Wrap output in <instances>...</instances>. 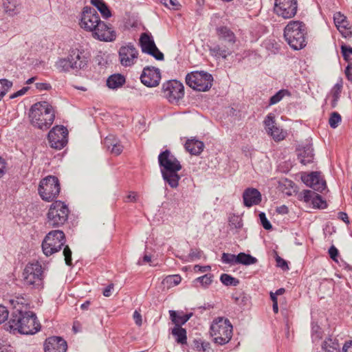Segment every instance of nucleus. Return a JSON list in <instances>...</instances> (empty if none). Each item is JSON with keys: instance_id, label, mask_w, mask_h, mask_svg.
<instances>
[{"instance_id": "obj_1", "label": "nucleus", "mask_w": 352, "mask_h": 352, "mask_svg": "<svg viewBox=\"0 0 352 352\" xmlns=\"http://www.w3.org/2000/svg\"><path fill=\"white\" fill-rule=\"evenodd\" d=\"M15 300H10L14 309L11 314L8 322L7 329L10 331H17L21 334L33 335L40 330V324L37 321L36 314L30 311H23L16 308L14 305ZM17 303L19 302L17 301Z\"/></svg>"}, {"instance_id": "obj_2", "label": "nucleus", "mask_w": 352, "mask_h": 352, "mask_svg": "<svg viewBox=\"0 0 352 352\" xmlns=\"http://www.w3.org/2000/svg\"><path fill=\"white\" fill-rule=\"evenodd\" d=\"M158 163L164 182L172 188H176L181 178L178 171L182 168L179 161L169 150H165L158 155Z\"/></svg>"}, {"instance_id": "obj_3", "label": "nucleus", "mask_w": 352, "mask_h": 352, "mask_svg": "<svg viewBox=\"0 0 352 352\" xmlns=\"http://www.w3.org/2000/svg\"><path fill=\"white\" fill-rule=\"evenodd\" d=\"M31 124L41 130L48 129L55 119V110L54 107L46 101H41L34 104L29 112Z\"/></svg>"}, {"instance_id": "obj_4", "label": "nucleus", "mask_w": 352, "mask_h": 352, "mask_svg": "<svg viewBox=\"0 0 352 352\" xmlns=\"http://www.w3.org/2000/svg\"><path fill=\"white\" fill-rule=\"evenodd\" d=\"M307 34L306 25L300 21H290L284 28V38L294 50H298L307 45Z\"/></svg>"}, {"instance_id": "obj_5", "label": "nucleus", "mask_w": 352, "mask_h": 352, "mask_svg": "<svg viewBox=\"0 0 352 352\" xmlns=\"http://www.w3.org/2000/svg\"><path fill=\"white\" fill-rule=\"evenodd\" d=\"M232 325L228 318L219 317L210 326V335L213 341L219 345L227 344L232 336Z\"/></svg>"}, {"instance_id": "obj_6", "label": "nucleus", "mask_w": 352, "mask_h": 352, "mask_svg": "<svg viewBox=\"0 0 352 352\" xmlns=\"http://www.w3.org/2000/svg\"><path fill=\"white\" fill-rule=\"evenodd\" d=\"M69 212L67 205L60 201H56L50 207L46 223L50 227H60L67 221Z\"/></svg>"}, {"instance_id": "obj_7", "label": "nucleus", "mask_w": 352, "mask_h": 352, "mask_svg": "<svg viewBox=\"0 0 352 352\" xmlns=\"http://www.w3.org/2000/svg\"><path fill=\"white\" fill-rule=\"evenodd\" d=\"M24 284L32 289H39L43 285V270L38 261L28 263L23 272Z\"/></svg>"}, {"instance_id": "obj_8", "label": "nucleus", "mask_w": 352, "mask_h": 352, "mask_svg": "<svg viewBox=\"0 0 352 352\" xmlns=\"http://www.w3.org/2000/svg\"><path fill=\"white\" fill-rule=\"evenodd\" d=\"M65 235L62 230L50 231L45 236L42 242L43 254L50 256L60 251L65 243Z\"/></svg>"}, {"instance_id": "obj_9", "label": "nucleus", "mask_w": 352, "mask_h": 352, "mask_svg": "<svg viewBox=\"0 0 352 352\" xmlns=\"http://www.w3.org/2000/svg\"><path fill=\"white\" fill-rule=\"evenodd\" d=\"M213 82L212 76L204 71H195L186 76V84L195 90L206 91L210 89Z\"/></svg>"}, {"instance_id": "obj_10", "label": "nucleus", "mask_w": 352, "mask_h": 352, "mask_svg": "<svg viewBox=\"0 0 352 352\" xmlns=\"http://www.w3.org/2000/svg\"><path fill=\"white\" fill-rule=\"evenodd\" d=\"M60 190L58 179L49 175L43 179L39 184L38 191L43 200L52 201L56 199Z\"/></svg>"}, {"instance_id": "obj_11", "label": "nucleus", "mask_w": 352, "mask_h": 352, "mask_svg": "<svg viewBox=\"0 0 352 352\" xmlns=\"http://www.w3.org/2000/svg\"><path fill=\"white\" fill-rule=\"evenodd\" d=\"M162 92L170 103H177L184 96V87L179 81L171 80L162 85Z\"/></svg>"}, {"instance_id": "obj_12", "label": "nucleus", "mask_w": 352, "mask_h": 352, "mask_svg": "<svg viewBox=\"0 0 352 352\" xmlns=\"http://www.w3.org/2000/svg\"><path fill=\"white\" fill-rule=\"evenodd\" d=\"M298 10L297 0H274V13L285 19L294 17Z\"/></svg>"}, {"instance_id": "obj_13", "label": "nucleus", "mask_w": 352, "mask_h": 352, "mask_svg": "<svg viewBox=\"0 0 352 352\" xmlns=\"http://www.w3.org/2000/svg\"><path fill=\"white\" fill-rule=\"evenodd\" d=\"M139 44L143 53L152 56L157 60L164 59V54L156 46L151 33L144 32L141 34Z\"/></svg>"}, {"instance_id": "obj_14", "label": "nucleus", "mask_w": 352, "mask_h": 352, "mask_svg": "<svg viewBox=\"0 0 352 352\" xmlns=\"http://www.w3.org/2000/svg\"><path fill=\"white\" fill-rule=\"evenodd\" d=\"M100 21V16L95 8L89 6L84 7L79 23L81 28L92 32L95 30L97 23Z\"/></svg>"}, {"instance_id": "obj_15", "label": "nucleus", "mask_w": 352, "mask_h": 352, "mask_svg": "<svg viewBox=\"0 0 352 352\" xmlns=\"http://www.w3.org/2000/svg\"><path fill=\"white\" fill-rule=\"evenodd\" d=\"M68 131L63 125L53 127L48 133L47 138L52 148L60 150L67 143Z\"/></svg>"}, {"instance_id": "obj_16", "label": "nucleus", "mask_w": 352, "mask_h": 352, "mask_svg": "<svg viewBox=\"0 0 352 352\" xmlns=\"http://www.w3.org/2000/svg\"><path fill=\"white\" fill-rule=\"evenodd\" d=\"M91 33L94 38L104 42L114 41L117 37L116 32L112 25L102 21L97 23L95 30Z\"/></svg>"}, {"instance_id": "obj_17", "label": "nucleus", "mask_w": 352, "mask_h": 352, "mask_svg": "<svg viewBox=\"0 0 352 352\" xmlns=\"http://www.w3.org/2000/svg\"><path fill=\"white\" fill-rule=\"evenodd\" d=\"M118 56L120 64L122 66L131 67L136 63L138 57V51L133 43H129L120 47Z\"/></svg>"}, {"instance_id": "obj_18", "label": "nucleus", "mask_w": 352, "mask_h": 352, "mask_svg": "<svg viewBox=\"0 0 352 352\" xmlns=\"http://www.w3.org/2000/svg\"><path fill=\"white\" fill-rule=\"evenodd\" d=\"M140 80L148 87H157L161 80L160 71L158 68L147 66L144 68Z\"/></svg>"}, {"instance_id": "obj_19", "label": "nucleus", "mask_w": 352, "mask_h": 352, "mask_svg": "<svg viewBox=\"0 0 352 352\" xmlns=\"http://www.w3.org/2000/svg\"><path fill=\"white\" fill-rule=\"evenodd\" d=\"M265 130L268 135L272 137L275 141H280L285 137V133L276 126L275 116L268 113L263 121Z\"/></svg>"}, {"instance_id": "obj_20", "label": "nucleus", "mask_w": 352, "mask_h": 352, "mask_svg": "<svg viewBox=\"0 0 352 352\" xmlns=\"http://www.w3.org/2000/svg\"><path fill=\"white\" fill-rule=\"evenodd\" d=\"M69 56L76 69H84L87 67L89 56L82 48H73L69 51Z\"/></svg>"}, {"instance_id": "obj_21", "label": "nucleus", "mask_w": 352, "mask_h": 352, "mask_svg": "<svg viewBox=\"0 0 352 352\" xmlns=\"http://www.w3.org/2000/svg\"><path fill=\"white\" fill-rule=\"evenodd\" d=\"M301 179L306 186L315 190L322 192L326 188V182L321 178L319 172H311L309 174L302 175Z\"/></svg>"}, {"instance_id": "obj_22", "label": "nucleus", "mask_w": 352, "mask_h": 352, "mask_svg": "<svg viewBox=\"0 0 352 352\" xmlns=\"http://www.w3.org/2000/svg\"><path fill=\"white\" fill-rule=\"evenodd\" d=\"M67 342L60 337L48 338L45 342V352H66Z\"/></svg>"}, {"instance_id": "obj_23", "label": "nucleus", "mask_w": 352, "mask_h": 352, "mask_svg": "<svg viewBox=\"0 0 352 352\" xmlns=\"http://www.w3.org/2000/svg\"><path fill=\"white\" fill-rule=\"evenodd\" d=\"M243 204L246 207L250 208L258 205L261 202V194L256 188H248L243 193Z\"/></svg>"}, {"instance_id": "obj_24", "label": "nucleus", "mask_w": 352, "mask_h": 352, "mask_svg": "<svg viewBox=\"0 0 352 352\" xmlns=\"http://www.w3.org/2000/svg\"><path fill=\"white\" fill-rule=\"evenodd\" d=\"M216 34L219 40L225 42L228 46H233L236 41L235 34L227 26L217 27Z\"/></svg>"}, {"instance_id": "obj_25", "label": "nucleus", "mask_w": 352, "mask_h": 352, "mask_svg": "<svg viewBox=\"0 0 352 352\" xmlns=\"http://www.w3.org/2000/svg\"><path fill=\"white\" fill-rule=\"evenodd\" d=\"M298 159L301 164L306 165L313 162L314 154V149L310 144L299 146L297 148Z\"/></svg>"}, {"instance_id": "obj_26", "label": "nucleus", "mask_w": 352, "mask_h": 352, "mask_svg": "<svg viewBox=\"0 0 352 352\" xmlns=\"http://www.w3.org/2000/svg\"><path fill=\"white\" fill-rule=\"evenodd\" d=\"M232 46H228V45H221L219 44L209 47L210 54L216 58H222L226 59L227 57L232 53Z\"/></svg>"}, {"instance_id": "obj_27", "label": "nucleus", "mask_w": 352, "mask_h": 352, "mask_svg": "<svg viewBox=\"0 0 352 352\" xmlns=\"http://www.w3.org/2000/svg\"><path fill=\"white\" fill-rule=\"evenodd\" d=\"M322 352H341L339 340L336 338H327L321 345Z\"/></svg>"}, {"instance_id": "obj_28", "label": "nucleus", "mask_w": 352, "mask_h": 352, "mask_svg": "<svg viewBox=\"0 0 352 352\" xmlns=\"http://www.w3.org/2000/svg\"><path fill=\"white\" fill-rule=\"evenodd\" d=\"M204 148V142L195 139L188 140L185 144L186 150L191 155H199L203 151Z\"/></svg>"}, {"instance_id": "obj_29", "label": "nucleus", "mask_w": 352, "mask_h": 352, "mask_svg": "<svg viewBox=\"0 0 352 352\" xmlns=\"http://www.w3.org/2000/svg\"><path fill=\"white\" fill-rule=\"evenodd\" d=\"M126 82L124 76L120 74L111 75L107 80V86L111 89H117Z\"/></svg>"}, {"instance_id": "obj_30", "label": "nucleus", "mask_w": 352, "mask_h": 352, "mask_svg": "<svg viewBox=\"0 0 352 352\" xmlns=\"http://www.w3.org/2000/svg\"><path fill=\"white\" fill-rule=\"evenodd\" d=\"M333 21L335 25L342 34H343V30L346 31L350 30L349 23L347 21L346 16L341 14V12H339L334 14Z\"/></svg>"}, {"instance_id": "obj_31", "label": "nucleus", "mask_w": 352, "mask_h": 352, "mask_svg": "<svg viewBox=\"0 0 352 352\" xmlns=\"http://www.w3.org/2000/svg\"><path fill=\"white\" fill-rule=\"evenodd\" d=\"M170 317L172 322L175 324V327H182L192 316V314L179 315L175 311H169Z\"/></svg>"}, {"instance_id": "obj_32", "label": "nucleus", "mask_w": 352, "mask_h": 352, "mask_svg": "<svg viewBox=\"0 0 352 352\" xmlns=\"http://www.w3.org/2000/svg\"><path fill=\"white\" fill-rule=\"evenodd\" d=\"M55 66L60 72H69L71 69H76L69 56L67 58L58 59L56 62Z\"/></svg>"}, {"instance_id": "obj_33", "label": "nucleus", "mask_w": 352, "mask_h": 352, "mask_svg": "<svg viewBox=\"0 0 352 352\" xmlns=\"http://www.w3.org/2000/svg\"><path fill=\"white\" fill-rule=\"evenodd\" d=\"M90 1L104 19H107L111 16L110 10L103 0H90Z\"/></svg>"}, {"instance_id": "obj_34", "label": "nucleus", "mask_w": 352, "mask_h": 352, "mask_svg": "<svg viewBox=\"0 0 352 352\" xmlns=\"http://www.w3.org/2000/svg\"><path fill=\"white\" fill-rule=\"evenodd\" d=\"M236 261L237 264H241L243 265H254L258 262V260L256 257H254L252 255L244 252H240L238 254L237 258H236Z\"/></svg>"}, {"instance_id": "obj_35", "label": "nucleus", "mask_w": 352, "mask_h": 352, "mask_svg": "<svg viewBox=\"0 0 352 352\" xmlns=\"http://www.w3.org/2000/svg\"><path fill=\"white\" fill-rule=\"evenodd\" d=\"M172 334L178 344H184L187 342L186 330L182 327H175Z\"/></svg>"}, {"instance_id": "obj_36", "label": "nucleus", "mask_w": 352, "mask_h": 352, "mask_svg": "<svg viewBox=\"0 0 352 352\" xmlns=\"http://www.w3.org/2000/svg\"><path fill=\"white\" fill-rule=\"evenodd\" d=\"M291 94L287 89H280L272 96L269 100V105H274L279 102L285 96H290Z\"/></svg>"}, {"instance_id": "obj_37", "label": "nucleus", "mask_w": 352, "mask_h": 352, "mask_svg": "<svg viewBox=\"0 0 352 352\" xmlns=\"http://www.w3.org/2000/svg\"><path fill=\"white\" fill-rule=\"evenodd\" d=\"M229 226L231 229L240 230L243 226V220L239 215L232 214L229 217Z\"/></svg>"}, {"instance_id": "obj_38", "label": "nucleus", "mask_w": 352, "mask_h": 352, "mask_svg": "<svg viewBox=\"0 0 352 352\" xmlns=\"http://www.w3.org/2000/svg\"><path fill=\"white\" fill-rule=\"evenodd\" d=\"M221 282L226 286H237L239 280L228 274H222L220 276Z\"/></svg>"}, {"instance_id": "obj_39", "label": "nucleus", "mask_w": 352, "mask_h": 352, "mask_svg": "<svg viewBox=\"0 0 352 352\" xmlns=\"http://www.w3.org/2000/svg\"><path fill=\"white\" fill-rule=\"evenodd\" d=\"M342 122L340 114L336 111L331 113L329 118V124L332 129H336Z\"/></svg>"}, {"instance_id": "obj_40", "label": "nucleus", "mask_w": 352, "mask_h": 352, "mask_svg": "<svg viewBox=\"0 0 352 352\" xmlns=\"http://www.w3.org/2000/svg\"><path fill=\"white\" fill-rule=\"evenodd\" d=\"M213 275L211 274H206L202 276L198 277L194 280V283H199L204 287H208L212 282Z\"/></svg>"}, {"instance_id": "obj_41", "label": "nucleus", "mask_w": 352, "mask_h": 352, "mask_svg": "<svg viewBox=\"0 0 352 352\" xmlns=\"http://www.w3.org/2000/svg\"><path fill=\"white\" fill-rule=\"evenodd\" d=\"M311 203L314 208L324 209L327 207L326 201L322 199V197L318 194H316L314 196V197H313V200H312Z\"/></svg>"}, {"instance_id": "obj_42", "label": "nucleus", "mask_w": 352, "mask_h": 352, "mask_svg": "<svg viewBox=\"0 0 352 352\" xmlns=\"http://www.w3.org/2000/svg\"><path fill=\"white\" fill-rule=\"evenodd\" d=\"M236 258H237V255L229 253H223L221 256V261L223 263L230 264L231 265H237Z\"/></svg>"}, {"instance_id": "obj_43", "label": "nucleus", "mask_w": 352, "mask_h": 352, "mask_svg": "<svg viewBox=\"0 0 352 352\" xmlns=\"http://www.w3.org/2000/svg\"><path fill=\"white\" fill-rule=\"evenodd\" d=\"M3 6L6 12L10 16H14L19 12L18 7L10 1L5 2Z\"/></svg>"}, {"instance_id": "obj_44", "label": "nucleus", "mask_w": 352, "mask_h": 352, "mask_svg": "<svg viewBox=\"0 0 352 352\" xmlns=\"http://www.w3.org/2000/svg\"><path fill=\"white\" fill-rule=\"evenodd\" d=\"M341 52L346 62L352 61V47L346 45H341Z\"/></svg>"}, {"instance_id": "obj_45", "label": "nucleus", "mask_w": 352, "mask_h": 352, "mask_svg": "<svg viewBox=\"0 0 352 352\" xmlns=\"http://www.w3.org/2000/svg\"><path fill=\"white\" fill-rule=\"evenodd\" d=\"M342 89V81H338L331 91V97L340 98Z\"/></svg>"}, {"instance_id": "obj_46", "label": "nucleus", "mask_w": 352, "mask_h": 352, "mask_svg": "<svg viewBox=\"0 0 352 352\" xmlns=\"http://www.w3.org/2000/svg\"><path fill=\"white\" fill-rule=\"evenodd\" d=\"M202 251L197 248H192L188 254V260L193 261L201 257Z\"/></svg>"}, {"instance_id": "obj_47", "label": "nucleus", "mask_w": 352, "mask_h": 352, "mask_svg": "<svg viewBox=\"0 0 352 352\" xmlns=\"http://www.w3.org/2000/svg\"><path fill=\"white\" fill-rule=\"evenodd\" d=\"M118 140L113 135H109L104 139L103 144L104 146L110 151V149L113 147V145L116 144Z\"/></svg>"}, {"instance_id": "obj_48", "label": "nucleus", "mask_w": 352, "mask_h": 352, "mask_svg": "<svg viewBox=\"0 0 352 352\" xmlns=\"http://www.w3.org/2000/svg\"><path fill=\"white\" fill-rule=\"evenodd\" d=\"M165 280L167 283H170L171 285L175 286L179 285L181 283L182 278L179 275L175 274V275H170L168 276Z\"/></svg>"}, {"instance_id": "obj_49", "label": "nucleus", "mask_w": 352, "mask_h": 352, "mask_svg": "<svg viewBox=\"0 0 352 352\" xmlns=\"http://www.w3.org/2000/svg\"><path fill=\"white\" fill-rule=\"evenodd\" d=\"M258 216L263 227L267 230H271L272 228V226L270 223V222L267 220L265 214L261 212L259 213Z\"/></svg>"}, {"instance_id": "obj_50", "label": "nucleus", "mask_w": 352, "mask_h": 352, "mask_svg": "<svg viewBox=\"0 0 352 352\" xmlns=\"http://www.w3.org/2000/svg\"><path fill=\"white\" fill-rule=\"evenodd\" d=\"M72 254L70 248L68 245H66L63 250V254L65 256V263L69 266L72 265Z\"/></svg>"}, {"instance_id": "obj_51", "label": "nucleus", "mask_w": 352, "mask_h": 352, "mask_svg": "<svg viewBox=\"0 0 352 352\" xmlns=\"http://www.w3.org/2000/svg\"><path fill=\"white\" fill-rule=\"evenodd\" d=\"M9 311L6 307L0 305V324L8 320Z\"/></svg>"}, {"instance_id": "obj_52", "label": "nucleus", "mask_w": 352, "mask_h": 352, "mask_svg": "<svg viewBox=\"0 0 352 352\" xmlns=\"http://www.w3.org/2000/svg\"><path fill=\"white\" fill-rule=\"evenodd\" d=\"M316 195V193L310 190H305L302 192L303 200L305 202H309L311 200H313V197Z\"/></svg>"}, {"instance_id": "obj_53", "label": "nucleus", "mask_w": 352, "mask_h": 352, "mask_svg": "<svg viewBox=\"0 0 352 352\" xmlns=\"http://www.w3.org/2000/svg\"><path fill=\"white\" fill-rule=\"evenodd\" d=\"M122 150L123 146L118 141L116 144L113 145V147L110 149V151L112 154L118 155L122 152Z\"/></svg>"}, {"instance_id": "obj_54", "label": "nucleus", "mask_w": 352, "mask_h": 352, "mask_svg": "<svg viewBox=\"0 0 352 352\" xmlns=\"http://www.w3.org/2000/svg\"><path fill=\"white\" fill-rule=\"evenodd\" d=\"M30 87H24L20 90L17 91L16 92L14 93L13 94L10 95V98L14 99L19 96H21L24 95L28 90Z\"/></svg>"}, {"instance_id": "obj_55", "label": "nucleus", "mask_w": 352, "mask_h": 352, "mask_svg": "<svg viewBox=\"0 0 352 352\" xmlns=\"http://www.w3.org/2000/svg\"><path fill=\"white\" fill-rule=\"evenodd\" d=\"M160 2L168 8H175L177 5L176 0H160Z\"/></svg>"}, {"instance_id": "obj_56", "label": "nucleus", "mask_w": 352, "mask_h": 352, "mask_svg": "<svg viewBox=\"0 0 352 352\" xmlns=\"http://www.w3.org/2000/svg\"><path fill=\"white\" fill-rule=\"evenodd\" d=\"M329 254L331 259L336 261V258L338 255V250L334 245L330 247L329 249Z\"/></svg>"}, {"instance_id": "obj_57", "label": "nucleus", "mask_w": 352, "mask_h": 352, "mask_svg": "<svg viewBox=\"0 0 352 352\" xmlns=\"http://www.w3.org/2000/svg\"><path fill=\"white\" fill-rule=\"evenodd\" d=\"M133 319H134V321L135 322V324L140 327L142 324V316L141 314L137 311L135 310L133 313Z\"/></svg>"}, {"instance_id": "obj_58", "label": "nucleus", "mask_w": 352, "mask_h": 352, "mask_svg": "<svg viewBox=\"0 0 352 352\" xmlns=\"http://www.w3.org/2000/svg\"><path fill=\"white\" fill-rule=\"evenodd\" d=\"M113 284L111 283V284H109L107 287H106L103 291H102V294L106 296V297H109L111 296L112 294V290L113 289Z\"/></svg>"}, {"instance_id": "obj_59", "label": "nucleus", "mask_w": 352, "mask_h": 352, "mask_svg": "<svg viewBox=\"0 0 352 352\" xmlns=\"http://www.w3.org/2000/svg\"><path fill=\"white\" fill-rule=\"evenodd\" d=\"M342 352H352V340L345 342L342 346Z\"/></svg>"}, {"instance_id": "obj_60", "label": "nucleus", "mask_w": 352, "mask_h": 352, "mask_svg": "<svg viewBox=\"0 0 352 352\" xmlns=\"http://www.w3.org/2000/svg\"><path fill=\"white\" fill-rule=\"evenodd\" d=\"M6 170V163L0 157V179L5 175Z\"/></svg>"}, {"instance_id": "obj_61", "label": "nucleus", "mask_w": 352, "mask_h": 352, "mask_svg": "<svg viewBox=\"0 0 352 352\" xmlns=\"http://www.w3.org/2000/svg\"><path fill=\"white\" fill-rule=\"evenodd\" d=\"M345 75L347 79L349 81L352 82V65L351 64H348L345 69Z\"/></svg>"}, {"instance_id": "obj_62", "label": "nucleus", "mask_w": 352, "mask_h": 352, "mask_svg": "<svg viewBox=\"0 0 352 352\" xmlns=\"http://www.w3.org/2000/svg\"><path fill=\"white\" fill-rule=\"evenodd\" d=\"M277 266L284 269L285 267L288 268L287 262L280 256H277L276 259Z\"/></svg>"}, {"instance_id": "obj_63", "label": "nucleus", "mask_w": 352, "mask_h": 352, "mask_svg": "<svg viewBox=\"0 0 352 352\" xmlns=\"http://www.w3.org/2000/svg\"><path fill=\"white\" fill-rule=\"evenodd\" d=\"M276 211L278 214H285L288 213L289 210H288V208L286 206L283 205V206H280L279 207H277L276 209Z\"/></svg>"}, {"instance_id": "obj_64", "label": "nucleus", "mask_w": 352, "mask_h": 352, "mask_svg": "<svg viewBox=\"0 0 352 352\" xmlns=\"http://www.w3.org/2000/svg\"><path fill=\"white\" fill-rule=\"evenodd\" d=\"M338 215V219L343 221L344 223H346L347 224L349 223V217L346 212H339Z\"/></svg>"}]
</instances>
